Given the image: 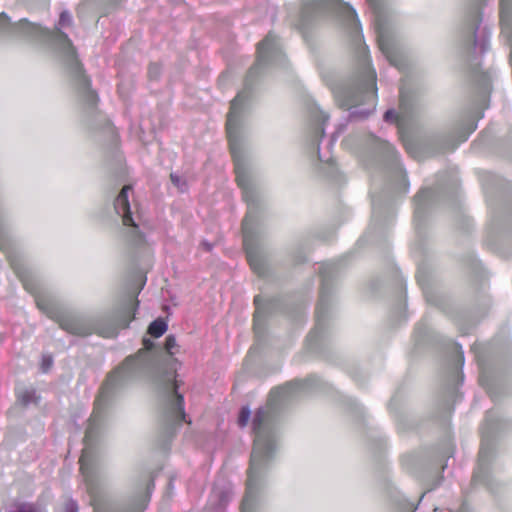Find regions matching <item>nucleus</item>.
I'll list each match as a JSON object with an SVG mask.
<instances>
[{
	"mask_svg": "<svg viewBox=\"0 0 512 512\" xmlns=\"http://www.w3.org/2000/svg\"><path fill=\"white\" fill-rule=\"evenodd\" d=\"M204 245H205V247H206V249H207V250H210V249H211V247H210V245H209V244L204 243Z\"/></svg>",
	"mask_w": 512,
	"mask_h": 512,
	"instance_id": "f704fd0d",
	"label": "nucleus"
},
{
	"mask_svg": "<svg viewBox=\"0 0 512 512\" xmlns=\"http://www.w3.org/2000/svg\"><path fill=\"white\" fill-rule=\"evenodd\" d=\"M170 179H171L172 183L180 191H184L186 189V181L181 175H178L177 173H171Z\"/></svg>",
	"mask_w": 512,
	"mask_h": 512,
	"instance_id": "4be33fe9",
	"label": "nucleus"
},
{
	"mask_svg": "<svg viewBox=\"0 0 512 512\" xmlns=\"http://www.w3.org/2000/svg\"><path fill=\"white\" fill-rule=\"evenodd\" d=\"M282 57L280 45L277 37L269 33L264 40L258 44L257 48V61L255 65L249 70L247 81L256 76L259 69L270 63L280 61Z\"/></svg>",
	"mask_w": 512,
	"mask_h": 512,
	"instance_id": "9b49d317",
	"label": "nucleus"
},
{
	"mask_svg": "<svg viewBox=\"0 0 512 512\" xmlns=\"http://www.w3.org/2000/svg\"><path fill=\"white\" fill-rule=\"evenodd\" d=\"M310 118L312 121L311 132H310V141L312 142V145L316 146V148H317V154H318L319 161L328 165V168H329L328 175L332 177L333 173L335 171V168L330 163L331 157L323 154L320 151L319 146H318V141L320 138H322V136L324 134L323 125H324L325 121L328 119V116L325 115L321 110H319L318 107L314 106L313 108H311Z\"/></svg>",
	"mask_w": 512,
	"mask_h": 512,
	"instance_id": "ddd939ff",
	"label": "nucleus"
},
{
	"mask_svg": "<svg viewBox=\"0 0 512 512\" xmlns=\"http://www.w3.org/2000/svg\"><path fill=\"white\" fill-rule=\"evenodd\" d=\"M249 98L247 89L242 90L231 101L230 111L227 115L226 131L230 151L234 160L236 180L243 192V198L248 203V212L242 221L243 246L250 267L258 275L264 274V265L260 255L259 243L256 236L255 217L253 215V191L245 172L242 159V145L246 137V128L243 114Z\"/></svg>",
	"mask_w": 512,
	"mask_h": 512,
	"instance_id": "20e7f679",
	"label": "nucleus"
},
{
	"mask_svg": "<svg viewBox=\"0 0 512 512\" xmlns=\"http://www.w3.org/2000/svg\"><path fill=\"white\" fill-rule=\"evenodd\" d=\"M375 147L381 151L391 162L397 164V152L394 147L389 144L387 141H384L379 138H374Z\"/></svg>",
	"mask_w": 512,
	"mask_h": 512,
	"instance_id": "f3484780",
	"label": "nucleus"
},
{
	"mask_svg": "<svg viewBox=\"0 0 512 512\" xmlns=\"http://www.w3.org/2000/svg\"><path fill=\"white\" fill-rule=\"evenodd\" d=\"M250 415H251V412H250L249 408L243 407L241 409L239 418H238V424L240 427H244L247 425Z\"/></svg>",
	"mask_w": 512,
	"mask_h": 512,
	"instance_id": "5701e85b",
	"label": "nucleus"
},
{
	"mask_svg": "<svg viewBox=\"0 0 512 512\" xmlns=\"http://www.w3.org/2000/svg\"><path fill=\"white\" fill-rule=\"evenodd\" d=\"M332 12L336 14L350 29L355 41H360V24L355 10L338 0H310L302 3L300 20L297 24L304 27L309 20L317 15Z\"/></svg>",
	"mask_w": 512,
	"mask_h": 512,
	"instance_id": "0eeeda50",
	"label": "nucleus"
},
{
	"mask_svg": "<svg viewBox=\"0 0 512 512\" xmlns=\"http://www.w3.org/2000/svg\"><path fill=\"white\" fill-rule=\"evenodd\" d=\"M335 270V265L333 263H324L319 268V273L322 278V285L320 291V299L316 307V327L314 331L311 333V337H314L320 329H322V324L325 319V315L328 311V281L332 277V274Z\"/></svg>",
	"mask_w": 512,
	"mask_h": 512,
	"instance_id": "f8f14e48",
	"label": "nucleus"
},
{
	"mask_svg": "<svg viewBox=\"0 0 512 512\" xmlns=\"http://www.w3.org/2000/svg\"><path fill=\"white\" fill-rule=\"evenodd\" d=\"M405 147L408 152H411V147L408 144L405 143Z\"/></svg>",
	"mask_w": 512,
	"mask_h": 512,
	"instance_id": "72a5a7b5",
	"label": "nucleus"
},
{
	"mask_svg": "<svg viewBox=\"0 0 512 512\" xmlns=\"http://www.w3.org/2000/svg\"><path fill=\"white\" fill-rule=\"evenodd\" d=\"M413 509V505H409L408 511L410 512Z\"/></svg>",
	"mask_w": 512,
	"mask_h": 512,
	"instance_id": "c9c22d12",
	"label": "nucleus"
},
{
	"mask_svg": "<svg viewBox=\"0 0 512 512\" xmlns=\"http://www.w3.org/2000/svg\"><path fill=\"white\" fill-rule=\"evenodd\" d=\"M167 330V324L162 319H157L153 321L148 328V333L153 337H160L162 336Z\"/></svg>",
	"mask_w": 512,
	"mask_h": 512,
	"instance_id": "aec40b11",
	"label": "nucleus"
},
{
	"mask_svg": "<svg viewBox=\"0 0 512 512\" xmlns=\"http://www.w3.org/2000/svg\"><path fill=\"white\" fill-rule=\"evenodd\" d=\"M312 385V379L295 380L271 391L268 403L258 409L253 419L254 444L241 512H255L257 494L268 464L276 450V413L279 406L294 393Z\"/></svg>",
	"mask_w": 512,
	"mask_h": 512,
	"instance_id": "f03ea898",
	"label": "nucleus"
},
{
	"mask_svg": "<svg viewBox=\"0 0 512 512\" xmlns=\"http://www.w3.org/2000/svg\"><path fill=\"white\" fill-rule=\"evenodd\" d=\"M254 302L256 304V311L254 314V330L255 333L258 335L261 333L262 326H263V318H264V310L260 307V297L256 296L254 299Z\"/></svg>",
	"mask_w": 512,
	"mask_h": 512,
	"instance_id": "6ab92c4d",
	"label": "nucleus"
},
{
	"mask_svg": "<svg viewBox=\"0 0 512 512\" xmlns=\"http://www.w3.org/2000/svg\"><path fill=\"white\" fill-rule=\"evenodd\" d=\"M475 129H476V124H472V125L470 126V128H469L468 133H467L465 136H463V138L461 139V141H465V140L467 139L468 135H469L470 133H472Z\"/></svg>",
	"mask_w": 512,
	"mask_h": 512,
	"instance_id": "2f4dec72",
	"label": "nucleus"
},
{
	"mask_svg": "<svg viewBox=\"0 0 512 512\" xmlns=\"http://www.w3.org/2000/svg\"><path fill=\"white\" fill-rule=\"evenodd\" d=\"M71 22V15L64 11L60 14L58 22L59 28L55 31H49L36 24L28 22L26 19H22L18 23L11 24L8 22L6 15L2 13L0 15V32H8L46 43L59 52L70 69L81 99L89 107H93L98 100L97 95L90 89L89 80L82 73L81 65L77 60L75 49L70 39L66 34L60 31V28L68 27Z\"/></svg>",
	"mask_w": 512,
	"mask_h": 512,
	"instance_id": "39448f33",
	"label": "nucleus"
},
{
	"mask_svg": "<svg viewBox=\"0 0 512 512\" xmlns=\"http://www.w3.org/2000/svg\"><path fill=\"white\" fill-rule=\"evenodd\" d=\"M338 105L352 110V118H366L376 107V72L370 67L365 48L359 50L358 69L353 77L344 83L331 86Z\"/></svg>",
	"mask_w": 512,
	"mask_h": 512,
	"instance_id": "423d86ee",
	"label": "nucleus"
},
{
	"mask_svg": "<svg viewBox=\"0 0 512 512\" xmlns=\"http://www.w3.org/2000/svg\"><path fill=\"white\" fill-rule=\"evenodd\" d=\"M367 2L373 12L379 49L391 65L399 70L404 69V58L395 42L382 0H367Z\"/></svg>",
	"mask_w": 512,
	"mask_h": 512,
	"instance_id": "6e6552de",
	"label": "nucleus"
},
{
	"mask_svg": "<svg viewBox=\"0 0 512 512\" xmlns=\"http://www.w3.org/2000/svg\"><path fill=\"white\" fill-rule=\"evenodd\" d=\"M52 358L50 356H43L42 358V370L43 372H47L48 369L52 366Z\"/></svg>",
	"mask_w": 512,
	"mask_h": 512,
	"instance_id": "a878e982",
	"label": "nucleus"
},
{
	"mask_svg": "<svg viewBox=\"0 0 512 512\" xmlns=\"http://www.w3.org/2000/svg\"><path fill=\"white\" fill-rule=\"evenodd\" d=\"M418 108V102L414 95L408 93L404 88L400 89L399 111L388 110L384 114L387 122L408 120Z\"/></svg>",
	"mask_w": 512,
	"mask_h": 512,
	"instance_id": "4468645a",
	"label": "nucleus"
},
{
	"mask_svg": "<svg viewBox=\"0 0 512 512\" xmlns=\"http://www.w3.org/2000/svg\"><path fill=\"white\" fill-rule=\"evenodd\" d=\"M458 377H459V378H460V380L462 381L463 375H460V374L458 373Z\"/></svg>",
	"mask_w": 512,
	"mask_h": 512,
	"instance_id": "e433bc0d",
	"label": "nucleus"
},
{
	"mask_svg": "<svg viewBox=\"0 0 512 512\" xmlns=\"http://www.w3.org/2000/svg\"><path fill=\"white\" fill-rule=\"evenodd\" d=\"M397 173H398V176L401 178V183L403 185V192H406L407 191V187H408V183H407V181L405 179V175L403 174L402 169L399 168L398 166H397Z\"/></svg>",
	"mask_w": 512,
	"mask_h": 512,
	"instance_id": "cd10ccee",
	"label": "nucleus"
},
{
	"mask_svg": "<svg viewBox=\"0 0 512 512\" xmlns=\"http://www.w3.org/2000/svg\"><path fill=\"white\" fill-rule=\"evenodd\" d=\"M160 72V67L158 64H151L149 66L148 74L150 78H156Z\"/></svg>",
	"mask_w": 512,
	"mask_h": 512,
	"instance_id": "393cba45",
	"label": "nucleus"
},
{
	"mask_svg": "<svg viewBox=\"0 0 512 512\" xmlns=\"http://www.w3.org/2000/svg\"><path fill=\"white\" fill-rule=\"evenodd\" d=\"M230 498L228 489H219L217 486L213 488L211 504L216 505L217 508L223 507Z\"/></svg>",
	"mask_w": 512,
	"mask_h": 512,
	"instance_id": "a211bd4d",
	"label": "nucleus"
},
{
	"mask_svg": "<svg viewBox=\"0 0 512 512\" xmlns=\"http://www.w3.org/2000/svg\"><path fill=\"white\" fill-rule=\"evenodd\" d=\"M493 454V446L490 440L483 435L481 448L479 451L477 468L473 474V482L488 485L489 481V463Z\"/></svg>",
	"mask_w": 512,
	"mask_h": 512,
	"instance_id": "2eb2a0df",
	"label": "nucleus"
},
{
	"mask_svg": "<svg viewBox=\"0 0 512 512\" xmlns=\"http://www.w3.org/2000/svg\"><path fill=\"white\" fill-rule=\"evenodd\" d=\"M143 344L144 349L135 356L126 358L108 375L95 400L94 410L85 432L79 464L93 512H143L154 487L152 477L145 476L137 484L131 499L123 508L111 503L104 493L106 478L95 448V440L104 409L125 383L138 376L152 375L161 398L160 421L165 437H172L185 421L184 399L178 392L180 382L176 378L177 361L173 358L177 352L175 337L169 335L163 348H156L150 339H144Z\"/></svg>",
	"mask_w": 512,
	"mask_h": 512,
	"instance_id": "f257e3e1",
	"label": "nucleus"
},
{
	"mask_svg": "<svg viewBox=\"0 0 512 512\" xmlns=\"http://www.w3.org/2000/svg\"><path fill=\"white\" fill-rule=\"evenodd\" d=\"M66 509L68 512H78L77 504L72 500L66 504Z\"/></svg>",
	"mask_w": 512,
	"mask_h": 512,
	"instance_id": "7c9ffc66",
	"label": "nucleus"
},
{
	"mask_svg": "<svg viewBox=\"0 0 512 512\" xmlns=\"http://www.w3.org/2000/svg\"><path fill=\"white\" fill-rule=\"evenodd\" d=\"M454 349H455V351H456V366H457L456 368H458V367H462V366H463V363H464V356H463V352H462V351H460V350L458 349V347H455Z\"/></svg>",
	"mask_w": 512,
	"mask_h": 512,
	"instance_id": "bb28decb",
	"label": "nucleus"
},
{
	"mask_svg": "<svg viewBox=\"0 0 512 512\" xmlns=\"http://www.w3.org/2000/svg\"><path fill=\"white\" fill-rule=\"evenodd\" d=\"M434 195V191L430 188L422 189L414 198L415 210L414 217L416 221H419L426 211L427 206L429 205L432 197Z\"/></svg>",
	"mask_w": 512,
	"mask_h": 512,
	"instance_id": "dca6fc26",
	"label": "nucleus"
},
{
	"mask_svg": "<svg viewBox=\"0 0 512 512\" xmlns=\"http://www.w3.org/2000/svg\"><path fill=\"white\" fill-rule=\"evenodd\" d=\"M12 244L7 235L0 231V250L6 253L14 272L24 288L34 295L39 310L54 320L61 329L76 336H87L97 333L100 336L113 338L120 329L126 328L133 317H128L129 311H119L98 318L78 316L62 309L50 296L42 293L32 274L24 267L21 260L13 255Z\"/></svg>",
	"mask_w": 512,
	"mask_h": 512,
	"instance_id": "7ed1b4c3",
	"label": "nucleus"
},
{
	"mask_svg": "<svg viewBox=\"0 0 512 512\" xmlns=\"http://www.w3.org/2000/svg\"><path fill=\"white\" fill-rule=\"evenodd\" d=\"M372 207H373V217L375 219L380 218L382 214V205L379 200L373 199L372 200Z\"/></svg>",
	"mask_w": 512,
	"mask_h": 512,
	"instance_id": "b1692460",
	"label": "nucleus"
},
{
	"mask_svg": "<svg viewBox=\"0 0 512 512\" xmlns=\"http://www.w3.org/2000/svg\"><path fill=\"white\" fill-rule=\"evenodd\" d=\"M479 2L480 0H477V3L471 8L467 26L463 32L464 43L469 54L472 55L482 54L488 47L489 31L480 25Z\"/></svg>",
	"mask_w": 512,
	"mask_h": 512,
	"instance_id": "1a4fd4ad",
	"label": "nucleus"
},
{
	"mask_svg": "<svg viewBox=\"0 0 512 512\" xmlns=\"http://www.w3.org/2000/svg\"><path fill=\"white\" fill-rule=\"evenodd\" d=\"M17 512H38L32 505H22L18 508Z\"/></svg>",
	"mask_w": 512,
	"mask_h": 512,
	"instance_id": "c756f323",
	"label": "nucleus"
},
{
	"mask_svg": "<svg viewBox=\"0 0 512 512\" xmlns=\"http://www.w3.org/2000/svg\"><path fill=\"white\" fill-rule=\"evenodd\" d=\"M18 399L24 404L28 405L37 402L36 392L33 389H25L18 393Z\"/></svg>",
	"mask_w": 512,
	"mask_h": 512,
	"instance_id": "412c9836",
	"label": "nucleus"
},
{
	"mask_svg": "<svg viewBox=\"0 0 512 512\" xmlns=\"http://www.w3.org/2000/svg\"><path fill=\"white\" fill-rule=\"evenodd\" d=\"M335 140V137H332L331 141L329 142L327 149L329 150L330 146L332 145L333 141Z\"/></svg>",
	"mask_w": 512,
	"mask_h": 512,
	"instance_id": "473e14b6",
	"label": "nucleus"
},
{
	"mask_svg": "<svg viewBox=\"0 0 512 512\" xmlns=\"http://www.w3.org/2000/svg\"><path fill=\"white\" fill-rule=\"evenodd\" d=\"M130 185H125L114 201L115 212L122 218V223L128 229V236L134 245H140L144 241L139 231L138 217L131 212L128 194L131 191Z\"/></svg>",
	"mask_w": 512,
	"mask_h": 512,
	"instance_id": "9d476101",
	"label": "nucleus"
},
{
	"mask_svg": "<svg viewBox=\"0 0 512 512\" xmlns=\"http://www.w3.org/2000/svg\"><path fill=\"white\" fill-rule=\"evenodd\" d=\"M481 86H482V89L483 91H488L489 90V86H490V79L487 75H482L481 76Z\"/></svg>",
	"mask_w": 512,
	"mask_h": 512,
	"instance_id": "c85d7f7f",
	"label": "nucleus"
}]
</instances>
